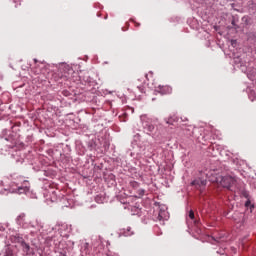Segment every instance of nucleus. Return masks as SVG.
I'll list each match as a JSON object with an SVG mask.
<instances>
[{
    "instance_id": "f257e3e1",
    "label": "nucleus",
    "mask_w": 256,
    "mask_h": 256,
    "mask_svg": "<svg viewBox=\"0 0 256 256\" xmlns=\"http://www.w3.org/2000/svg\"><path fill=\"white\" fill-rule=\"evenodd\" d=\"M8 131H2L1 138L4 139L6 147L9 149H15V147H23V142L19 140V135L17 133H10L7 135Z\"/></svg>"
},
{
    "instance_id": "f03ea898",
    "label": "nucleus",
    "mask_w": 256,
    "mask_h": 256,
    "mask_svg": "<svg viewBox=\"0 0 256 256\" xmlns=\"http://www.w3.org/2000/svg\"><path fill=\"white\" fill-rule=\"evenodd\" d=\"M220 185L224 187V189H231V187L235 185V178L231 176H223L220 180Z\"/></svg>"
},
{
    "instance_id": "7ed1b4c3",
    "label": "nucleus",
    "mask_w": 256,
    "mask_h": 256,
    "mask_svg": "<svg viewBox=\"0 0 256 256\" xmlns=\"http://www.w3.org/2000/svg\"><path fill=\"white\" fill-rule=\"evenodd\" d=\"M155 91L160 95H171V93H173V88L169 85H159L155 88Z\"/></svg>"
},
{
    "instance_id": "20e7f679",
    "label": "nucleus",
    "mask_w": 256,
    "mask_h": 256,
    "mask_svg": "<svg viewBox=\"0 0 256 256\" xmlns=\"http://www.w3.org/2000/svg\"><path fill=\"white\" fill-rule=\"evenodd\" d=\"M142 126L143 129H147L149 133H153L155 131V126L150 121L145 120V117L142 118Z\"/></svg>"
},
{
    "instance_id": "39448f33",
    "label": "nucleus",
    "mask_w": 256,
    "mask_h": 256,
    "mask_svg": "<svg viewBox=\"0 0 256 256\" xmlns=\"http://www.w3.org/2000/svg\"><path fill=\"white\" fill-rule=\"evenodd\" d=\"M191 185H193L194 187H205V185H207V180H201V179H197L191 182Z\"/></svg>"
},
{
    "instance_id": "423d86ee",
    "label": "nucleus",
    "mask_w": 256,
    "mask_h": 256,
    "mask_svg": "<svg viewBox=\"0 0 256 256\" xmlns=\"http://www.w3.org/2000/svg\"><path fill=\"white\" fill-rule=\"evenodd\" d=\"M167 217V211H165V209L160 208L159 212H158V221H163L165 218Z\"/></svg>"
},
{
    "instance_id": "0eeeda50",
    "label": "nucleus",
    "mask_w": 256,
    "mask_h": 256,
    "mask_svg": "<svg viewBox=\"0 0 256 256\" xmlns=\"http://www.w3.org/2000/svg\"><path fill=\"white\" fill-rule=\"evenodd\" d=\"M121 234L124 235V237H131V235H133V230L131 227H127L121 230Z\"/></svg>"
},
{
    "instance_id": "6e6552de",
    "label": "nucleus",
    "mask_w": 256,
    "mask_h": 256,
    "mask_svg": "<svg viewBox=\"0 0 256 256\" xmlns=\"http://www.w3.org/2000/svg\"><path fill=\"white\" fill-rule=\"evenodd\" d=\"M240 197H244V199H249L251 196L249 195V191L245 188L239 190Z\"/></svg>"
},
{
    "instance_id": "1a4fd4ad",
    "label": "nucleus",
    "mask_w": 256,
    "mask_h": 256,
    "mask_svg": "<svg viewBox=\"0 0 256 256\" xmlns=\"http://www.w3.org/2000/svg\"><path fill=\"white\" fill-rule=\"evenodd\" d=\"M16 223L18 225H23L25 223V213L20 214L17 218H16Z\"/></svg>"
},
{
    "instance_id": "9d476101",
    "label": "nucleus",
    "mask_w": 256,
    "mask_h": 256,
    "mask_svg": "<svg viewBox=\"0 0 256 256\" xmlns=\"http://www.w3.org/2000/svg\"><path fill=\"white\" fill-rule=\"evenodd\" d=\"M21 247L25 253H29V251H31V246H29L25 241H22Z\"/></svg>"
},
{
    "instance_id": "9b49d317",
    "label": "nucleus",
    "mask_w": 256,
    "mask_h": 256,
    "mask_svg": "<svg viewBox=\"0 0 256 256\" xmlns=\"http://www.w3.org/2000/svg\"><path fill=\"white\" fill-rule=\"evenodd\" d=\"M237 23H239V18L232 16L231 24L233 25L234 29H239V25H237Z\"/></svg>"
},
{
    "instance_id": "f8f14e48",
    "label": "nucleus",
    "mask_w": 256,
    "mask_h": 256,
    "mask_svg": "<svg viewBox=\"0 0 256 256\" xmlns=\"http://www.w3.org/2000/svg\"><path fill=\"white\" fill-rule=\"evenodd\" d=\"M95 201H96V203L101 204L105 201V197L103 195L99 194L95 197Z\"/></svg>"
},
{
    "instance_id": "ddd939ff",
    "label": "nucleus",
    "mask_w": 256,
    "mask_h": 256,
    "mask_svg": "<svg viewBox=\"0 0 256 256\" xmlns=\"http://www.w3.org/2000/svg\"><path fill=\"white\" fill-rule=\"evenodd\" d=\"M166 123L168 125H174L175 123H177V118H174V117H169L166 121Z\"/></svg>"
},
{
    "instance_id": "4468645a",
    "label": "nucleus",
    "mask_w": 256,
    "mask_h": 256,
    "mask_svg": "<svg viewBox=\"0 0 256 256\" xmlns=\"http://www.w3.org/2000/svg\"><path fill=\"white\" fill-rule=\"evenodd\" d=\"M130 187H132V189H139V182L131 181L130 182Z\"/></svg>"
},
{
    "instance_id": "2eb2a0df",
    "label": "nucleus",
    "mask_w": 256,
    "mask_h": 256,
    "mask_svg": "<svg viewBox=\"0 0 256 256\" xmlns=\"http://www.w3.org/2000/svg\"><path fill=\"white\" fill-rule=\"evenodd\" d=\"M29 191V188L27 187H18V193H27Z\"/></svg>"
},
{
    "instance_id": "dca6fc26",
    "label": "nucleus",
    "mask_w": 256,
    "mask_h": 256,
    "mask_svg": "<svg viewBox=\"0 0 256 256\" xmlns=\"http://www.w3.org/2000/svg\"><path fill=\"white\" fill-rule=\"evenodd\" d=\"M247 201L245 202V207H255V205H251V197L250 198H246Z\"/></svg>"
},
{
    "instance_id": "f3484780",
    "label": "nucleus",
    "mask_w": 256,
    "mask_h": 256,
    "mask_svg": "<svg viewBox=\"0 0 256 256\" xmlns=\"http://www.w3.org/2000/svg\"><path fill=\"white\" fill-rule=\"evenodd\" d=\"M15 241L17 242V243H20V245H22L23 244V241H25L22 237H16L15 238Z\"/></svg>"
},
{
    "instance_id": "a211bd4d",
    "label": "nucleus",
    "mask_w": 256,
    "mask_h": 256,
    "mask_svg": "<svg viewBox=\"0 0 256 256\" xmlns=\"http://www.w3.org/2000/svg\"><path fill=\"white\" fill-rule=\"evenodd\" d=\"M62 95H64V97H69V95H71V92H69L68 90H64L62 91Z\"/></svg>"
},
{
    "instance_id": "6ab92c4d",
    "label": "nucleus",
    "mask_w": 256,
    "mask_h": 256,
    "mask_svg": "<svg viewBox=\"0 0 256 256\" xmlns=\"http://www.w3.org/2000/svg\"><path fill=\"white\" fill-rule=\"evenodd\" d=\"M189 217H190L191 219H195V212H193V210H190V211H189Z\"/></svg>"
},
{
    "instance_id": "aec40b11",
    "label": "nucleus",
    "mask_w": 256,
    "mask_h": 256,
    "mask_svg": "<svg viewBox=\"0 0 256 256\" xmlns=\"http://www.w3.org/2000/svg\"><path fill=\"white\" fill-rule=\"evenodd\" d=\"M138 194L140 197H143V195H145V190L143 189L138 190Z\"/></svg>"
},
{
    "instance_id": "412c9836",
    "label": "nucleus",
    "mask_w": 256,
    "mask_h": 256,
    "mask_svg": "<svg viewBox=\"0 0 256 256\" xmlns=\"http://www.w3.org/2000/svg\"><path fill=\"white\" fill-rule=\"evenodd\" d=\"M195 225H199V221H194Z\"/></svg>"
},
{
    "instance_id": "4be33fe9",
    "label": "nucleus",
    "mask_w": 256,
    "mask_h": 256,
    "mask_svg": "<svg viewBox=\"0 0 256 256\" xmlns=\"http://www.w3.org/2000/svg\"><path fill=\"white\" fill-rule=\"evenodd\" d=\"M235 43H237V41H235V40H234V41H232V45H234Z\"/></svg>"
},
{
    "instance_id": "5701e85b",
    "label": "nucleus",
    "mask_w": 256,
    "mask_h": 256,
    "mask_svg": "<svg viewBox=\"0 0 256 256\" xmlns=\"http://www.w3.org/2000/svg\"><path fill=\"white\" fill-rule=\"evenodd\" d=\"M235 43H237V41H235V40H234V41H232V45H234Z\"/></svg>"
},
{
    "instance_id": "b1692460",
    "label": "nucleus",
    "mask_w": 256,
    "mask_h": 256,
    "mask_svg": "<svg viewBox=\"0 0 256 256\" xmlns=\"http://www.w3.org/2000/svg\"><path fill=\"white\" fill-rule=\"evenodd\" d=\"M145 77H146V79H148V80H149V78H148V77H149V75H148V74H146V75H145Z\"/></svg>"
},
{
    "instance_id": "393cba45",
    "label": "nucleus",
    "mask_w": 256,
    "mask_h": 256,
    "mask_svg": "<svg viewBox=\"0 0 256 256\" xmlns=\"http://www.w3.org/2000/svg\"><path fill=\"white\" fill-rule=\"evenodd\" d=\"M34 63H38V60H37V59H34Z\"/></svg>"
},
{
    "instance_id": "a878e982",
    "label": "nucleus",
    "mask_w": 256,
    "mask_h": 256,
    "mask_svg": "<svg viewBox=\"0 0 256 256\" xmlns=\"http://www.w3.org/2000/svg\"><path fill=\"white\" fill-rule=\"evenodd\" d=\"M214 241H217V243H219V240H217V239H215V238H214Z\"/></svg>"
},
{
    "instance_id": "bb28decb",
    "label": "nucleus",
    "mask_w": 256,
    "mask_h": 256,
    "mask_svg": "<svg viewBox=\"0 0 256 256\" xmlns=\"http://www.w3.org/2000/svg\"><path fill=\"white\" fill-rule=\"evenodd\" d=\"M64 77H66V78H67V75H64Z\"/></svg>"
}]
</instances>
